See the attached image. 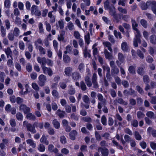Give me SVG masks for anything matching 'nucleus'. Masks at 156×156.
I'll return each mask as SVG.
<instances>
[{
  "label": "nucleus",
  "mask_w": 156,
  "mask_h": 156,
  "mask_svg": "<svg viewBox=\"0 0 156 156\" xmlns=\"http://www.w3.org/2000/svg\"><path fill=\"white\" fill-rule=\"evenodd\" d=\"M131 23L133 29L137 33V34L135 35V38L134 39L133 44L134 47H137L138 46V43L140 44L141 43V35L138 29L136 28L138 25L135 20L132 19Z\"/></svg>",
  "instance_id": "1"
},
{
  "label": "nucleus",
  "mask_w": 156,
  "mask_h": 156,
  "mask_svg": "<svg viewBox=\"0 0 156 156\" xmlns=\"http://www.w3.org/2000/svg\"><path fill=\"white\" fill-rule=\"evenodd\" d=\"M19 110L23 112L24 114L28 113L30 112V108L24 104H21L19 106Z\"/></svg>",
  "instance_id": "2"
},
{
  "label": "nucleus",
  "mask_w": 156,
  "mask_h": 156,
  "mask_svg": "<svg viewBox=\"0 0 156 156\" xmlns=\"http://www.w3.org/2000/svg\"><path fill=\"white\" fill-rule=\"evenodd\" d=\"M39 85L41 87H43L45 85V82L47 79L46 76L43 74L40 75L39 77Z\"/></svg>",
  "instance_id": "3"
},
{
  "label": "nucleus",
  "mask_w": 156,
  "mask_h": 156,
  "mask_svg": "<svg viewBox=\"0 0 156 156\" xmlns=\"http://www.w3.org/2000/svg\"><path fill=\"white\" fill-rule=\"evenodd\" d=\"M31 12L36 16H39L41 15V12L38 10L37 6L35 5H33L31 8Z\"/></svg>",
  "instance_id": "4"
},
{
  "label": "nucleus",
  "mask_w": 156,
  "mask_h": 156,
  "mask_svg": "<svg viewBox=\"0 0 156 156\" xmlns=\"http://www.w3.org/2000/svg\"><path fill=\"white\" fill-rule=\"evenodd\" d=\"M26 127L27 131L30 132L32 133H35L36 132L34 123L33 125L30 123H29L27 125H26Z\"/></svg>",
  "instance_id": "5"
},
{
  "label": "nucleus",
  "mask_w": 156,
  "mask_h": 156,
  "mask_svg": "<svg viewBox=\"0 0 156 156\" xmlns=\"http://www.w3.org/2000/svg\"><path fill=\"white\" fill-rule=\"evenodd\" d=\"M112 15L116 20V22L118 23L119 22L122 18L123 15L121 14H116L115 12H113Z\"/></svg>",
  "instance_id": "6"
},
{
  "label": "nucleus",
  "mask_w": 156,
  "mask_h": 156,
  "mask_svg": "<svg viewBox=\"0 0 156 156\" xmlns=\"http://www.w3.org/2000/svg\"><path fill=\"white\" fill-rule=\"evenodd\" d=\"M42 70L44 74H48L49 76H51L53 75V72L51 69L50 67H43Z\"/></svg>",
  "instance_id": "7"
},
{
  "label": "nucleus",
  "mask_w": 156,
  "mask_h": 156,
  "mask_svg": "<svg viewBox=\"0 0 156 156\" xmlns=\"http://www.w3.org/2000/svg\"><path fill=\"white\" fill-rule=\"evenodd\" d=\"M99 149L101 150V152L102 156H108L109 154V151L108 148L105 147L103 148L99 147L98 150L99 151Z\"/></svg>",
  "instance_id": "8"
},
{
  "label": "nucleus",
  "mask_w": 156,
  "mask_h": 156,
  "mask_svg": "<svg viewBox=\"0 0 156 156\" xmlns=\"http://www.w3.org/2000/svg\"><path fill=\"white\" fill-rule=\"evenodd\" d=\"M129 90L130 91L127 90H125L123 91V93L125 96H127L128 95H132L135 94V91L132 88H129Z\"/></svg>",
  "instance_id": "9"
},
{
  "label": "nucleus",
  "mask_w": 156,
  "mask_h": 156,
  "mask_svg": "<svg viewBox=\"0 0 156 156\" xmlns=\"http://www.w3.org/2000/svg\"><path fill=\"white\" fill-rule=\"evenodd\" d=\"M48 151L50 152H54L57 154L58 152V150L56 147L54 148V145L52 144H49L48 147Z\"/></svg>",
  "instance_id": "10"
},
{
  "label": "nucleus",
  "mask_w": 156,
  "mask_h": 156,
  "mask_svg": "<svg viewBox=\"0 0 156 156\" xmlns=\"http://www.w3.org/2000/svg\"><path fill=\"white\" fill-rule=\"evenodd\" d=\"M73 71L72 68L71 67L68 66L65 68L64 73L66 76H70Z\"/></svg>",
  "instance_id": "11"
},
{
  "label": "nucleus",
  "mask_w": 156,
  "mask_h": 156,
  "mask_svg": "<svg viewBox=\"0 0 156 156\" xmlns=\"http://www.w3.org/2000/svg\"><path fill=\"white\" fill-rule=\"evenodd\" d=\"M72 77L73 80L77 81L80 78L81 76L79 73L76 72L73 73Z\"/></svg>",
  "instance_id": "12"
},
{
  "label": "nucleus",
  "mask_w": 156,
  "mask_h": 156,
  "mask_svg": "<svg viewBox=\"0 0 156 156\" xmlns=\"http://www.w3.org/2000/svg\"><path fill=\"white\" fill-rule=\"evenodd\" d=\"M119 72V70L116 66H114L112 68L111 74L112 76L114 77L117 75Z\"/></svg>",
  "instance_id": "13"
},
{
  "label": "nucleus",
  "mask_w": 156,
  "mask_h": 156,
  "mask_svg": "<svg viewBox=\"0 0 156 156\" xmlns=\"http://www.w3.org/2000/svg\"><path fill=\"white\" fill-rule=\"evenodd\" d=\"M77 132L76 130H73L69 133V138L70 140H74L76 139V136L77 135Z\"/></svg>",
  "instance_id": "14"
},
{
  "label": "nucleus",
  "mask_w": 156,
  "mask_h": 156,
  "mask_svg": "<svg viewBox=\"0 0 156 156\" xmlns=\"http://www.w3.org/2000/svg\"><path fill=\"white\" fill-rule=\"evenodd\" d=\"M150 5L152 11L154 14L156 15V1H152Z\"/></svg>",
  "instance_id": "15"
},
{
  "label": "nucleus",
  "mask_w": 156,
  "mask_h": 156,
  "mask_svg": "<svg viewBox=\"0 0 156 156\" xmlns=\"http://www.w3.org/2000/svg\"><path fill=\"white\" fill-rule=\"evenodd\" d=\"M104 6L105 9H109L110 12L112 11V9L110 5L109 2L108 0H106L104 2Z\"/></svg>",
  "instance_id": "16"
},
{
  "label": "nucleus",
  "mask_w": 156,
  "mask_h": 156,
  "mask_svg": "<svg viewBox=\"0 0 156 156\" xmlns=\"http://www.w3.org/2000/svg\"><path fill=\"white\" fill-rule=\"evenodd\" d=\"M41 143L47 145L49 144V141L47 140V138L44 134H43L40 139Z\"/></svg>",
  "instance_id": "17"
},
{
  "label": "nucleus",
  "mask_w": 156,
  "mask_h": 156,
  "mask_svg": "<svg viewBox=\"0 0 156 156\" xmlns=\"http://www.w3.org/2000/svg\"><path fill=\"white\" fill-rule=\"evenodd\" d=\"M85 81L88 87H90L91 86L92 83L91 81L90 76H86L85 77Z\"/></svg>",
  "instance_id": "18"
},
{
  "label": "nucleus",
  "mask_w": 156,
  "mask_h": 156,
  "mask_svg": "<svg viewBox=\"0 0 156 156\" xmlns=\"http://www.w3.org/2000/svg\"><path fill=\"white\" fill-rule=\"evenodd\" d=\"M121 48L123 51L126 52L129 51V47L126 42L122 43L121 44Z\"/></svg>",
  "instance_id": "19"
},
{
  "label": "nucleus",
  "mask_w": 156,
  "mask_h": 156,
  "mask_svg": "<svg viewBox=\"0 0 156 156\" xmlns=\"http://www.w3.org/2000/svg\"><path fill=\"white\" fill-rule=\"evenodd\" d=\"M53 125L54 127L56 129H58L60 128V124L56 119H54L52 121Z\"/></svg>",
  "instance_id": "20"
},
{
  "label": "nucleus",
  "mask_w": 156,
  "mask_h": 156,
  "mask_svg": "<svg viewBox=\"0 0 156 156\" xmlns=\"http://www.w3.org/2000/svg\"><path fill=\"white\" fill-rule=\"evenodd\" d=\"M64 62L65 63H69L71 61L70 57L67 55H64L63 57Z\"/></svg>",
  "instance_id": "21"
},
{
  "label": "nucleus",
  "mask_w": 156,
  "mask_h": 156,
  "mask_svg": "<svg viewBox=\"0 0 156 156\" xmlns=\"http://www.w3.org/2000/svg\"><path fill=\"white\" fill-rule=\"evenodd\" d=\"M65 111H61L60 109L57 110L56 112V114L58 115L60 118H63L64 117Z\"/></svg>",
  "instance_id": "22"
},
{
  "label": "nucleus",
  "mask_w": 156,
  "mask_h": 156,
  "mask_svg": "<svg viewBox=\"0 0 156 156\" xmlns=\"http://www.w3.org/2000/svg\"><path fill=\"white\" fill-rule=\"evenodd\" d=\"M26 114H27L26 118L27 119H29L32 120H35L36 117L34 115L30 112Z\"/></svg>",
  "instance_id": "23"
},
{
  "label": "nucleus",
  "mask_w": 156,
  "mask_h": 156,
  "mask_svg": "<svg viewBox=\"0 0 156 156\" xmlns=\"http://www.w3.org/2000/svg\"><path fill=\"white\" fill-rule=\"evenodd\" d=\"M65 34V32L64 30H62L60 32V36L58 35V39L59 41H63L64 40V35Z\"/></svg>",
  "instance_id": "24"
},
{
  "label": "nucleus",
  "mask_w": 156,
  "mask_h": 156,
  "mask_svg": "<svg viewBox=\"0 0 156 156\" xmlns=\"http://www.w3.org/2000/svg\"><path fill=\"white\" fill-rule=\"evenodd\" d=\"M150 40L151 43L153 44H156V36L154 35H151L150 37Z\"/></svg>",
  "instance_id": "25"
},
{
  "label": "nucleus",
  "mask_w": 156,
  "mask_h": 156,
  "mask_svg": "<svg viewBox=\"0 0 156 156\" xmlns=\"http://www.w3.org/2000/svg\"><path fill=\"white\" fill-rule=\"evenodd\" d=\"M79 115L76 113H73L70 115V118L71 119L74 121H77L79 120Z\"/></svg>",
  "instance_id": "26"
},
{
  "label": "nucleus",
  "mask_w": 156,
  "mask_h": 156,
  "mask_svg": "<svg viewBox=\"0 0 156 156\" xmlns=\"http://www.w3.org/2000/svg\"><path fill=\"white\" fill-rule=\"evenodd\" d=\"M84 39L85 42L86 43L88 44L90 43V34L89 32H88L87 34L85 35L84 36Z\"/></svg>",
  "instance_id": "27"
},
{
  "label": "nucleus",
  "mask_w": 156,
  "mask_h": 156,
  "mask_svg": "<svg viewBox=\"0 0 156 156\" xmlns=\"http://www.w3.org/2000/svg\"><path fill=\"white\" fill-rule=\"evenodd\" d=\"M129 72L131 74H136L135 67L133 66H130L128 69Z\"/></svg>",
  "instance_id": "28"
},
{
  "label": "nucleus",
  "mask_w": 156,
  "mask_h": 156,
  "mask_svg": "<svg viewBox=\"0 0 156 156\" xmlns=\"http://www.w3.org/2000/svg\"><path fill=\"white\" fill-rule=\"evenodd\" d=\"M140 23L142 26L144 28H146L147 27V23L146 20L144 19L140 20Z\"/></svg>",
  "instance_id": "29"
},
{
  "label": "nucleus",
  "mask_w": 156,
  "mask_h": 156,
  "mask_svg": "<svg viewBox=\"0 0 156 156\" xmlns=\"http://www.w3.org/2000/svg\"><path fill=\"white\" fill-rule=\"evenodd\" d=\"M137 73L141 76H143L144 73V69L141 67H139L137 70Z\"/></svg>",
  "instance_id": "30"
},
{
  "label": "nucleus",
  "mask_w": 156,
  "mask_h": 156,
  "mask_svg": "<svg viewBox=\"0 0 156 156\" xmlns=\"http://www.w3.org/2000/svg\"><path fill=\"white\" fill-rule=\"evenodd\" d=\"M26 142L28 144H29L30 146H32L33 148L36 147V144L34 142L33 140L30 139L27 140Z\"/></svg>",
  "instance_id": "31"
},
{
  "label": "nucleus",
  "mask_w": 156,
  "mask_h": 156,
  "mask_svg": "<svg viewBox=\"0 0 156 156\" xmlns=\"http://www.w3.org/2000/svg\"><path fill=\"white\" fill-rule=\"evenodd\" d=\"M118 59L121 63L124 62V58L123 54L121 53H119L118 54Z\"/></svg>",
  "instance_id": "32"
},
{
  "label": "nucleus",
  "mask_w": 156,
  "mask_h": 156,
  "mask_svg": "<svg viewBox=\"0 0 156 156\" xmlns=\"http://www.w3.org/2000/svg\"><path fill=\"white\" fill-rule=\"evenodd\" d=\"M68 91V94L70 95L74 94L75 93V88H73L72 86L70 87Z\"/></svg>",
  "instance_id": "33"
},
{
  "label": "nucleus",
  "mask_w": 156,
  "mask_h": 156,
  "mask_svg": "<svg viewBox=\"0 0 156 156\" xmlns=\"http://www.w3.org/2000/svg\"><path fill=\"white\" fill-rule=\"evenodd\" d=\"M83 54L84 55V57L85 58H87V57H88L90 58L91 56L90 54L88 52L87 47H85L83 52Z\"/></svg>",
  "instance_id": "34"
},
{
  "label": "nucleus",
  "mask_w": 156,
  "mask_h": 156,
  "mask_svg": "<svg viewBox=\"0 0 156 156\" xmlns=\"http://www.w3.org/2000/svg\"><path fill=\"white\" fill-rule=\"evenodd\" d=\"M38 44H43L42 41L40 38H38L37 41L34 42V45L36 48L38 46Z\"/></svg>",
  "instance_id": "35"
},
{
  "label": "nucleus",
  "mask_w": 156,
  "mask_h": 156,
  "mask_svg": "<svg viewBox=\"0 0 156 156\" xmlns=\"http://www.w3.org/2000/svg\"><path fill=\"white\" fill-rule=\"evenodd\" d=\"M61 143L62 144H65L67 143L66 139V137L64 136H61L59 138Z\"/></svg>",
  "instance_id": "36"
},
{
  "label": "nucleus",
  "mask_w": 156,
  "mask_h": 156,
  "mask_svg": "<svg viewBox=\"0 0 156 156\" xmlns=\"http://www.w3.org/2000/svg\"><path fill=\"white\" fill-rule=\"evenodd\" d=\"M16 117L17 120L19 121H22L23 119V116L21 113L19 112L16 115Z\"/></svg>",
  "instance_id": "37"
},
{
  "label": "nucleus",
  "mask_w": 156,
  "mask_h": 156,
  "mask_svg": "<svg viewBox=\"0 0 156 156\" xmlns=\"http://www.w3.org/2000/svg\"><path fill=\"white\" fill-rule=\"evenodd\" d=\"M5 52L7 57H8L9 55L10 57H12L11 55L12 51L9 47H8L6 49H5Z\"/></svg>",
  "instance_id": "38"
},
{
  "label": "nucleus",
  "mask_w": 156,
  "mask_h": 156,
  "mask_svg": "<svg viewBox=\"0 0 156 156\" xmlns=\"http://www.w3.org/2000/svg\"><path fill=\"white\" fill-rule=\"evenodd\" d=\"M38 47L40 54L43 55L45 54V49L44 48L41 46H38Z\"/></svg>",
  "instance_id": "39"
},
{
  "label": "nucleus",
  "mask_w": 156,
  "mask_h": 156,
  "mask_svg": "<svg viewBox=\"0 0 156 156\" xmlns=\"http://www.w3.org/2000/svg\"><path fill=\"white\" fill-rule=\"evenodd\" d=\"M116 100L117 102L120 104L125 105L127 104V102L125 101L122 98H119Z\"/></svg>",
  "instance_id": "40"
},
{
  "label": "nucleus",
  "mask_w": 156,
  "mask_h": 156,
  "mask_svg": "<svg viewBox=\"0 0 156 156\" xmlns=\"http://www.w3.org/2000/svg\"><path fill=\"white\" fill-rule=\"evenodd\" d=\"M45 148L44 146L42 144H40L39 145L38 147V150L41 152L44 151Z\"/></svg>",
  "instance_id": "41"
},
{
  "label": "nucleus",
  "mask_w": 156,
  "mask_h": 156,
  "mask_svg": "<svg viewBox=\"0 0 156 156\" xmlns=\"http://www.w3.org/2000/svg\"><path fill=\"white\" fill-rule=\"evenodd\" d=\"M136 90L138 92L141 94H144V91L143 89L139 85L136 86Z\"/></svg>",
  "instance_id": "42"
},
{
  "label": "nucleus",
  "mask_w": 156,
  "mask_h": 156,
  "mask_svg": "<svg viewBox=\"0 0 156 156\" xmlns=\"http://www.w3.org/2000/svg\"><path fill=\"white\" fill-rule=\"evenodd\" d=\"M101 121L103 125L106 126L107 125V119L105 115H103L102 116Z\"/></svg>",
  "instance_id": "43"
},
{
  "label": "nucleus",
  "mask_w": 156,
  "mask_h": 156,
  "mask_svg": "<svg viewBox=\"0 0 156 156\" xmlns=\"http://www.w3.org/2000/svg\"><path fill=\"white\" fill-rule=\"evenodd\" d=\"M20 32V30L17 27H15L13 32V34L15 36L18 37L19 35Z\"/></svg>",
  "instance_id": "44"
},
{
  "label": "nucleus",
  "mask_w": 156,
  "mask_h": 156,
  "mask_svg": "<svg viewBox=\"0 0 156 156\" xmlns=\"http://www.w3.org/2000/svg\"><path fill=\"white\" fill-rule=\"evenodd\" d=\"M34 125L35 126V127H38L40 129H42L44 127V124L43 122H39L38 123L35 122L34 123Z\"/></svg>",
  "instance_id": "45"
},
{
  "label": "nucleus",
  "mask_w": 156,
  "mask_h": 156,
  "mask_svg": "<svg viewBox=\"0 0 156 156\" xmlns=\"http://www.w3.org/2000/svg\"><path fill=\"white\" fill-rule=\"evenodd\" d=\"M137 116L138 119H140L143 118L145 116V115L141 112L139 111L137 112Z\"/></svg>",
  "instance_id": "46"
},
{
  "label": "nucleus",
  "mask_w": 156,
  "mask_h": 156,
  "mask_svg": "<svg viewBox=\"0 0 156 156\" xmlns=\"http://www.w3.org/2000/svg\"><path fill=\"white\" fill-rule=\"evenodd\" d=\"M82 119L83 121L85 122H92L91 118L89 116L83 117Z\"/></svg>",
  "instance_id": "47"
},
{
  "label": "nucleus",
  "mask_w": 156,
  "mask_h": 156,
  "mask_svg": "<svg viewBox=\"0 0 156 156\" xmlns=\"http://www.w3.org/2000/svg\"><path fill=\"white\" fill-rule=\"evenodd\" d=\"M137 55L141 59H143L144 58V55L142 52V51L139 49L137 50L136 51Z\"/></svg>",
  "instance_id": "48"
},
{
  "label": "nucleus",
  "mask_w": 156,
  "mask_h": 156,
  "mask_svg": "<svg viewBox=\"0 0 156 156\" xmlns=\"http://www.w3.org/2000/svg\"><path fill=\"white\" fill-rule=\"evenodd\" d=\"M135 136L136 139L137 140H140L141 139L142 137L140 134L137 131H135Z\"/></svg>",
  "instance_id": "49"
},
{
  "label": "nucleus",
  "mask_w": 156,
  "mask_h": 156,
  "mask_svg": "<svg viewBox=\"0 0 156 156\" xmlns=\"http://www.w3.org/2000/svg\"><path fill=\"white\" fill-rule=\"evenodd\" d=\"M52 94L53 96L55 98L59 97V94L57 91L56 90H54L52 91Z\"/></svg>",
  "instance_id": "50"
},
{
  "label": "nucleus",
  "mask_w": 156,
  "mask_h": 156,
  "mask_svg": "<svg viewBox=\"0 0 156 156\" xmlns=\"http://www.w3.org/2000/svg\"><path fill=\"white\" fill-rule=\"evenodd\" d=\"M16 102L18 105H20L21 104H23L22 103L23 102V99L20 97H17L16 98Z\"/></svg>",
  "instance_id": "51"
},
{
  "label": "nucleus",
  "mask_w": 156,
  "mask_h": 156,
  "mask_svg": "<svg viewBox=\"0 0 156 156\" xmlns=\"http://www.w3.org/2000/svg\"><path fill=\"white\" fill-rule=\"evenodd\" d=\"M80 87L82 90H85L87 89V87L84 82L83 81H81L80 83Z\"/></svg>",
  "instance_id": "52"
},
{
  "label": "nucleus",
  "mask_w": 156,
  "mask_h": 156,
  "mask_svg": "<svg viewBox=\"0 0 156 156\" xmlns=\"http://www.w3.org/2000/svg\"><path fill=\"white\" fill-rule=\"evenodd\" d=\"M1 35L2 37H4L6 35V31L4 27L2 26L1 27Z\"/></svg>",
  "instance_id": "53"
},
{
  "label": "nucleus",
  "mask_w": 156,
  "mask_h": 156,
  "mask_svg": "<svg viewBox=\"0 0 156 156\" xmlns=\"http://www.w3.org/2000/svg\"><path fill=\"white\" fill-rule=\"evenodd\" d=\"M60 87L62 89H65L67 87L66 83L62 82L59 83Z\"/></svg>",
  "instance_id": "54"
},
{
  "label": "nucleus",
  "mask_w": 156,
  "mask_h": 156,
  "mask_svg": "<svg viewBox=\"0 0 156 156\" xmlns=\"http://www.w3.org/2000/svg\"><path fill=\"white\" fill-rule=\"evenodd\" d=\"M5 23L7 29H9L10 27V23L9 20L8 19L6 20L5 21Z\"/></svg>",
  "instance_id": "55"
},
{
  "label": "nucleus",
  "mask_w": 156,
  "mask_h": 156,
  "mask_svg": "<svg viewBox=\"0 0 156 156\" xmlns=\"http://www.w3.org/2000/svg\"><path fill=\"white\" fill-rule=\"evenodd\" d=\"M143 80L144 82L149 83V78L147 75H144L143 76Z\"/></svg>",
  "instance_id": "56"
},
{
  "label": "nucleus",
  "mask_w": 156,
  "mask_h": 156,
  "mask_svg": "<svg viewBox=\"0 0 156 156\" xmlns=\"http://www.w3.org/2000/svg\"><path fill=\"white\" fill-rule=\"evenodd\" d=\"M19 48L20 49L23 50L25 48L24 44L22 41H20L19 43Z\"/></svg>",
  "instance_id": "57"
},
{
  "label": "nucleus",
  "mask_w": 156,
  "mask_h": 156,
  "mask_svg": "<svg viewBox=\"0 0 156 156\" xmlns=\"http://www.w3.org/2000/svg\"><path fill=\"white\" fill-rule=\"evenodd\" d=\"M83 101L86 103H88L89 101V98L87 95H84L83 98Z\"/></svg>",
  "instance_id": "58"
},
{
  "label": "nucleus",
  "mask_w": 156,
  "mask_h": 156,
  "mask_svg": "<svg viewBox=\"0 0 156 156\" xmlns=\"http://www.w3.org/2000/svg\"><path fill=\"white\" fill-rule=\"evenodd\" d=\"M104 53L105 57L106 58H109L110 56V53L106 49H105Z\"/></svg>",
  "instance_id": "59"
},
{
  "label": "nucleus",
  "mask_w": 156,
  "mask_h": 156,
  "mask_svg": "<svg viewBox=\"0 0 156 156\" xmlns=\"http://www.w3.org/2000/svg\"><path fill=\"white\" fill-rule=\"evenodd\" d=\"M146 115L147 117L151 118H152L154 115V112L151 111L148 112Z\"/></svg>",
  "instance_id": "60"
},
{
  "label": "nucleus",
  "mask_w": 156,
  "mask_h": 156,
  "mask_svg": "<svg viewBox=\"0 0 156 156\" xmlns=\"http://www.w3.org/2000/svg\"><path fill=\"white\" fill-rule=\"evenodd\" d=\"M118 10L120 12L124 14H126L127 12V10L125 9H123L122 7H119L118 8Z\"/></svg>",
  "instance_id": "61"
},
{
  "label": "nucleus",
  "mask_w": 156,
  "mask_h": 156,
  "mask_svg": "<svg viewBox=\"0 0 156 156\" xmlns=\"http://www.w3.org/2000/svg\"><path fill=\"white\" fill-rule=\"evenodd\" d=\"M140 145L143 149H145L147 147V144L144 141L140 142Z\"/></svg>",
  "instance_id": "62"
},
{
  "label": "nucleus",
  "mask_w": 156,
  "mask_h": 156,
  "mask_svg": "<svg viewBox=\"0 0 156 156\" xmlns=\"http://www.w3.org/2000/svg\"><path fill=\"white\" fill-rule=\"evenodd\" d=\"M8 38L9 40L13 41L14 38V35L12 33H9L8 35Z\"/></svg>",
  "instance_id": "63"
},
{
  "label": "nucleus",
  "mask_w": 156,
  "mask_h": 156,
  "mask_svg": "<svg viewBox=\"0 0 156 156\" xmlns=\"http://www.w3.org/2000/svg\"><path fill=\"white\" fill-rule=\"evenodd\" d=\"M150 146L153 150H156V143L151 142L150 144Z\"/></svg>",
  "instance_id": "64"
}]
</instances>
